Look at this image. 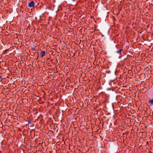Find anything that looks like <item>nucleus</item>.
Listing matches in <instances>:
<instances>
[{
    "label": "nucleus",
    "instance_id": "nucleus-1",
    "mask_svg": "<svg viewBox=\"0 0 153 153\" xmlns=\"http://www.w3.org/2000/svg\"><path fill=\"white\" fill-rule=\"evenodd\" d=\"M28 5L30 7H33L34 6V2L33 1H31L28 4Z\"/></svg>",
    "mask_w": 153,
    "mask_h": 153
},
{
    "label": "nucleus",
    "instance_id": "nucleus-2",
    "mask_svg": "<svg viewBox=\"0 0 153 153\" xmlns=\"http://www.w3.org/2000/svg\"><path fill=\"white\" fill-rule=\"evenodd\" d=\"M40 53L41 56L42 57H43L45 55L46 51H42Z\"/></svg>",
    "mask_w": 153,
    "mask_h": 153
},
{
    "label": "nucleus",
    "instance_id": "nucleus-5",
    "mask_svg": "<svg viewBox=\"0 0 153 153\" xmlns=\"http://www.w3.org/2000/svg\"><path fill=\"white\" fill-rule=\"evenodd\" d=\"M2 77L0 76V81H1L2 80Z\"/></svg>",
    "mask_w": 153,
    "mask_h": 153
},
{
    "label": "nucleus",
    "instance_id": "nucleus-3",
    "mask_svg": "<svg viewBox=\"0 0 153 153\" xmlns=\"http://www.w3.org/2000/svg\"><path fill=\"white\" fill-rule=\"evenodd\" d=\"M148 103H149L151 105H153V99H149Z\"/></svg>",
    "mask_w": 153,
    "mask_h": 153
},
{
    "label": "nucleus",
    "instance_id": "nucleus-4",
    "mask_svg": "<svg viewBox=\"0 0 153 153\" xmlns=\"http://www.w3.org/2000/svg\"><path fill=\"white\" fill-rule=\"evenodd\" d=\"M123 51V49H121L119 51H117L116 52L117 53L119 54L120 55L121 54V51Z\"/></svg>",
    "mask_w": 153,
    "mask_h": 153
}]
</instances>
